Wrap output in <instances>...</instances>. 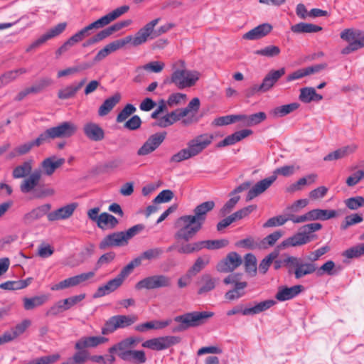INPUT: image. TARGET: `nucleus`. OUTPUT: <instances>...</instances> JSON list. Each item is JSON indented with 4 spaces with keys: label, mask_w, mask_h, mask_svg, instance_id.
<instances>
[{
    "label": "nucleus",
    "mask_w": 364,
    "mask_h": 364,
    "mask_svg": "<svg viewBox=\"0 0 364 364\" xmlns=\"http://www.w3.org/2000/svg\"><path fill=\"white\" fill-rule=\"evenodd\" d=\"M139 341V338L129 337L113 345L109 348L108 351L111 354L116 353L119 358L124 361L143 364L146 361L145 352L144 350H132Z\"/></svg>",
    "instance_id": "obj_1"
},
{
    "label": "nucleus",
    "mask_w": 364,
    "mask_h": 364,
    "mask_svg": "<svg viewBox=\"0 0 364 364\" xmlns=\"http://www.w3.org/2000/svg\"><path fill=\"white\" fill-rule=\"evenodd\" d=\"M213 139V135L208 133L195 136L187 143V148L180 150L171 157L170 162L178 163L198 155L211 144Z\"/></svg>",
    "instance_id": "obj_2"
},
{
    "label": "nucleus",
    "mask_w": 364,
    "mask_h": 364,
    "mask_svg": "<svg viewBox=\"0 0 364 364\" xmlns=\"http://www.w3.org/2000/svg\"><path fill=\"white\" fill-rule=\"evenodd\" d=\"M107 341L108 338L103 336L83 337L75 343L77 352L61 364H84L89 358V353L85 350V348H94Z\"/></svg>",
    "instance_id": "obj_3"
},
{
    "label": "nucleus",
    "mask_w": 364,
    "mask_h": 364,
    "mask_svg": "<svg viewBox=\"0 0 364 364\" xmlns=\"http://www.w3.org/2000/svg\"><path fill=\"white\" fill-rule=\"evenodd\" d=\"M42 176L40 170H35L29 176L23 180L20 185V190L23 193H32L35 198H42L51 196L55 191L46 185L39 183Z\"/></svg>",
    "instance_id": "obj_4"
},
{
    "label": "nucleus",
    "mask_w": 364,
    "mask_h": 364,
    "mask_svg": "<svg viewBox=\"0 0 364 364\" xmlns=\"http://www.w3.org/2000/svg\"><path fill=\"white\" fill-rule=\"evenodd\" d=\"M175 227L177 230L174 238L178 242L190 241L203 228L192 215H186L178 218L175 223Z\"/></svg>",
    "instance_id": "obj_5"
},
{
    "label": "nucleus",
    "mask_w": 364,
    "mask_h": 364,
    "mask_svg": "<svg viewBox=\"0 0 364 364\" xmlns=\"http://www.w3.org/2000/svg\"><path fill=\"white\" fill-rule=\"evenodd\" d=\"M160 21V18H155L150 22L147 23L141 28H140L133 36L134 46H140L146 43L148 38L154 39L159 36L168 32L173 28L175 25L172 23H166L159 28L157 30H154V27L158 24Z\"/></svg>",
    "instance_id": "obj_6"
},
{
    "label": "nucleus",
    "mask_w": 364,
    "mask_h": 364,
    "mask_svg": "<svg viewBox=\"0 0 364 364\" xmlns=\"http://www.w3.org/2000/svg\"><path fill=\"white\" fill-rule=\"evenodd\" d=\"M213 315V312L211 311H193L177 316L174 318V321L178 323L179 325L174 327L172 331L174 333L181 332L191 327L201 326L212 318Z\"/></svg>",
    "instance_id": "obj_7"
},
{
    "label": "nucleus",
    "mask_w": 364,
    "mask_h": 364,
    "mask_svg": "<svg viewBox=\"0 0 364 364\" xmlns=\"http://www.w3.org/2000/svg\"><path fill=\"white\" fill-rule=\"evenodd\" d=\"M295 172V168L293 165L284 166L276 168L273 175L258 181L247 194L246 200L250 201L267 190L272 184L276 181L277 176L281 175L285 177L293 175Z\"/></svg>",
    "instance_id": "obj_8"
},
{
    "label": "nucleus",
    "mask_w": 364,
    "mask_h": 364,
    "mask_svg": "<svg viewBox=\"0 0 364 364\" xmlns=\"http://www.w3.org/2000/svg\"><path fill=\"white\" fill-rule=\"evenodd\" d=\"M178 63L181 64V68L174 70L171 77L166 79L164 83H173L180 90L193 86L199 79V73L186 69L184 61L179 60Z\"/></svg>",
    "instance_id": "obj_9"
},
{
    "label": "nucleus",
    "mask_w": 364,
    "mask_h": 364,
    "mask_svg": "<svg viewBox=\"0 0 364 364\" xmlns=\"http://www.w3.org/2000/svg\"><path fill=\"white\" fill-rule=\"evenodd\" d=\"M321 228L322 225L318 223L305 225L300 228L298 232L284 240L278 247L285 249L289 247L305 245L313 240L314 235H311V233L318 231Z\"/></svg>",
    "instance_id": "obj_10"
},
{
    "label": "nucleus",
    "mask_w": 364,
    "mask_h": 364,
    "mask_svg": "<svg viewBox=\"0 0 364 364\" xmlns=\"http://www.w3.org/2000/svg\"><path fill=\"white\" fill-rule=\"evenodd\" d=\"M321 228L322 225L318 223L305 225L300 228L298 232L284 240L278 247L285 249L289 247L305 245L313 240L314 235H311V233L318 231Z\"/></svg>",
    "instance_id": "obj_11"
},
{
    "label": "nucleus",
    "mask_w": 364,
    "mask_h": 364,
    "mask_svg": "<svg viewBox=\"0 0 364 364\" xmlns=\"http://www.w3.org/2000/svg\"><path fill=\"white\" fill-rule=\"evenodd\" d=\"M77 125L70 121L63 122L55 127L47 129L41 133L44 143H48L55 139H67L75 134Z\"/></svg>",
    "instance_id": "obj_12"
},
{
    "label": "nucleus",
    "mask_w": 364,
    "mask_h": 364,
    "mask_svg": "<svg viewBox=\"0 0 364 364\" xmlns=\"http://www.w3.org/2000/svg\"><path fill=\"white\" fill-rule=\"evenodd\" d=\"M273 266L274 269H279L284 267L287 269L289 275H293L296 279L302 278L304 260L294 256H287L283 259H277L273 261Z\"/></svg>",
    "instance_id": "obj_13"
},
{
    "label": "nucleus",
    "mask_w": 364,
    "mask_h": 364,
    "mask_svg": "<svg viewBox=\"0 0 364 364\" xmlns=\"http://www.w3.org/2000/svg\"><path fill=\"white\" fill-rule=\"evenodd\" d=\"M172 285L171 278L166 274H154L146 277L135 284L136 290H151L156 289L169 288Z\"/></svg>",
    "instance_id": "obj_14"
},
{
    "label": "nucleus",
    "mask_w": 364,
    "mask_h": 364,
    "mask_svg": "<svg viewBox=\"0 0 364 364\" xmlns=\"http://www.w3.org/2000/svg\"><path fill=\"white\" fill-rule=\"evenodd\" d=\"M304 266L305 267H303V272H304V273L302 274V278L306 275L314 273H316L318 277H321L324 274L333 276L337 274L341 269L340 266H336L333 260H328L320 267H318L315 263L305 262H304Z\"/></svg>",
    "instance_id": "obj_15"
},
{
    "label": "nucleus",
    "mask_w": 364,
    "mask_h": 364,
    "mask_svg": "<svg viewBox=\"0 0 364 364\" xmlns=\"http://www.w3.org/2000/svg\"><path fill=\"white\" fill-rule=\"evenodd\" d=\"M180 342L181 338L178 336H166L147 340L141 346L154 350H162Z\"/></svg>",
    "instance_id": "obj_16"
},
{
    "label": "nucleus",
    "mask_w": 364,
    "mask_h": 364,
    "mask_svg": "<svg viewBox=\"0 0 364 364\" xmlns=\"http://www.w3.org/2000/svg\"><path fill=\"white\" fill-rule=\"evenodd\" d=\"M31 321L26 318L0 336V345L11 342L18 338L31 326Z\"/></svg>",
    "instance_id": "obj_17"
},
{
    "label": "nucleus",
    "mask_w": 364,
    "mask_h": 364,
    "mask_svg": "<svg viewBox=\"0 0 364 364\" xmlns=\"http://www.w3.org/2000/svg\"><path fill=\"white\" fill-rule=\"evenodd\" d=\"M95 276V272L82 273L69 278H67L50 287L52 291H59L80 285L82 282L92 279Z\"/></svg>",
    "instance_id": "obj_18"
},
{
    "label": "nucleus",
    "mask_w": 364,
    "mask_h": 364,
    "mask_svg": "<svg viewBox=\"0 0 364 364\" xmlns=\"http://www.w3.org/2000/svg\"><path fill=\"white\" fill-rule=\"evenodd\" d=\"M134 38L132 36H128L125 38L117 40L113 42L109 43L106 45L102 49L99 50V52L96 54L95 58H93L94 62L97 63L102 61L107 56H108L110 53L117 50L118 49L122 48L126 44L131 43L133 46Z\"/></svg>",
    "instance_id": "obj_19"
},
{
    "label": "nucleus",
    "mask_w": 364,
    "mask_h": 364,
    "mask_svg": "<svg viewBox=\"0 0 364 364\" xmlns=\"http://www.w3.org/2000/svg\"><path fill=\"white\" fill-rule=\"evenodd\" d=\"M166 132H157L151 135L138 149L139 156H146L154 151L164 141Z\"/></svg>",
    "instance_id": "obj_20"
},
{
    "label": "nucleus",
    "mask_w": 364,
    "mask_h": 364,
    "mask_svg": "<svg viewBox=\"0 0 364 364\" xmlns=\"http://www.w3.org/2000/svg\"><path fill=\"white\" fill-rule=\"evenodd\" d=\"M242 263L240 255L235 252H231L226 257L217 264V270L220 272H231Z\"/></svg>",
    "instance_id": "obj_21"
},
{
    "label": "nucleus",
    "mask_w": 364,
    "mask_h": 364,
    "mask_svg": "<svg viewBox=\"0 0 364 364\" xmlns=\"http://www.w3.org/2000/svg\"><path fill=\"white\" fill-rule=\"evenodd\" d=\"M66 23H60L53 28H50L49 31H48L45 34L41 36L39 38H38L36 41L33 42L27 48L26 52H30L31 50L35 49L42 44L45 43L49 39H51L55 36H58L60 33H62L65 28H66Z\"/></svg>",
    "instance_id": "obj_22"
},
{
    "label": "nucleus",
    "mask_w": 364,
    "mask_h": 364,
    "mask_svg": "<svg viewBox=\"0 0 364 364\" xmlns=\"http://www.w3.org/2000/svg\"><path fill=\"white\" fill-rule=\"evenodd\" d=\"M125 236L122 232H116L105 236L99 244L100 250H105L112 247H122L127 245Z\"/></svg>",
    "instance_id": "obj_23"
},
{
    "label": "nucleus",
    "mask_w": 364,
    "mask_h": 364,
    "mask_svg": "<svg viewBox=\"0 0 364 364\" xmlns=\"http://www.w3.org/2000/svg\"><path fill=\"white\" fill-rule=\"evenodd\" d=\"M77 207V204L76 203H72L60 207L54 211H49L48 220L50 222H53L68 219L73 215Z\"/></svg>",
    "instance_id": "obj_24"
},
{
    "label": "nucleus",
    "mask_w": 364,
    "mask_h": 364,
    "mask_svg": "<svg viewBox=\"0 0 364 364\" xmlns=\"http://www.w3.org/2000/svg\"><path fill=\"white\" fill-rule=\"evenodd\" d=\"M50 208L51 205L49 203L43 204L36 208H33L23 216L22 221L25 225H30L34 221L41 219L44 215L48 216Z\"/></svg>",
    "instance_id": "obj_25"
},
{
    "label": "nucleus",
    "mask_w": 364,
    "mask_h": 364,
    "mask_svg": "<svg viewBox=\"0 0 364 364\" xmlns=\"http://www.w3.org/2000/svg\"><path fill=\"white\" fill-rule=\"evenodd\" d=\"M304 290V286L301 284L295 285L291 287H279L275 295V298L279 301L290 300Z\"/></svg>",
    "instance_id": "obj_26"
},
{
    "label": "nucleus",
    "mask_w": 364,
    "mask_h": 364,
    "mask_svg": "<svg viewBox=\"0 0 364 364\" xmlns=\"http://www.w3.org/2000/svg\"><path fill=\"white\" fill-rule=\"evenodd\" d=\"M45 144L40 134L35 140L26 142L23 144H21L14 149H13L7 156L9 159H14L18 156H22L28 154L33 146H40L41 145Z\"/></svg>",
    "instance_id": "obj_27"
},
{
    "label": "nucleus",
    "mask_w": 364,
    "mask_h": 364,
    "mask_svg": "<svg viewBox=\"0 0 364 364\" xmlns=\"http://www.w3.org/2000/svg\"><path fill=\"white\" fill-rule=\"evenodd\" d=\"M83 133L91 141H100L105 139V131L97 124L87 122L83 126Z\"/></svg>",
    "instance_id": "obj_28"
},
{
    "label": "nucleus",
    "mask_w": 364,
    "mask_h": 364,
    "mask_svg": "<svg viewBox=\"0 0 364 364\" xmlns=\"http://www.w3.org/2000/svg\"><path fill=\"white\" fill-rule=\"evenodd\" d=\"M124 280L117 274L116 277L109 280L105 284L97 288L94 298H98L109 294L119 289L124 283Z\"/></svg>",
    "instance_id": "obj_29"
},
{
    "label": "nucleus",
    "mask_w": 364,
    "mask_h": 364,
    "mask_svg": "<svg viewBox=\"0 0 364 364\" xmlns=\"http://www.w3.org/2000/svg\"><path fill=\"white\" fill-rule=\"evenodd\" d=\"M215 203L213 200H208L198 205L193 210L194 215L192 216L198 221V223L203 227L207 214L213 210Z\"/></svg>",
    "instance_id": "obj_30"
},
{
    "label": "nucleus",
    "mask_w": 364,
    "mask_h": 364,
    "mask_svg": "<svg viewBox=\"0 0 364 364\" xmlns=\"http://www.w3.org/2000/svg\"><path fill=\"white\" fill-rule=\"evenodd\" d=\"M272 26L270 23H264L260 24L242 36L245 40H258L267 36L272 31Z\"/></svg>",
    "instance_id": "obj_31"
},
{
    "label": "nucleus",
    "mask_w": 364,
    "mask_h": 364,
    "mask_svg": "<svg viewBox=\"0 0 364 364\" xmlns=\"http://www.w3.org/2000/svg\"><path fill=\"white\" fill-rule=\"evenodd\" d=\"M285 73L286 70L284 68L279 70H271L263 79L262 84H260V88L263 89L264 92L269 90Z\"/></svg>",
    "instance_id": "obj_32"
},
{
    "label": "nucleus",
    "mask_w": 364,
    "mask_h": 364,
    "mask_svg": "<svg viewBox=\"0 0 364 364\" xmlns=\"http://www.w3.org/2000/svg\"><path fill=\"white\" fill-rule=\"evenodd\" d=\"M65 163V159L59 158L53 156L45 159L41 164V170H40L42 174L46 176H51L55 171L60 168Z\"/></svg>",
    "instance_id": "obj_33"
},
{
    "label": "nucleus",
    "mask_w": 364,
    "mask_h": 364,
    "mask_svg": "<svg viewBox=\"0 0 364 364\" xmlns=\"http://www.w3.org/2000/svg\"><path fill=\"white\" fill-rule=\"evenodd\" d=\"M217 282L218 279L213 277L210 274H202L198 282V294L201 295L212 291L216 287Z\"/></svg>",
    "instance_id": "obj_34"
},
{
    "label": "nucleus",
    "mask_w": 364,
    "mask_h": 364,
    "mask_svg": "<svg viewBox=\"0 0 364 364\" xmlns=\"http://www.w3.org/2000/svg\"><path fill=\"white\" fill-rule=\"evenodd\" d=\"M252 134L251 129H242L234 132L233 134L226 136L223 140L220 141L218 144L217 147L220 148L226 146L232 145L242 139L247 137Z\"/></svg>",
    "instance_id": "obj_35"
},
{
    "label": "nucleus",
    "mask_w": 364,
    "mask_h": 364,
    "mask_svg": "<svg viewBox=\"0 0 364 364\" xmlns=\"http://www.w3.org/2000/svg\"><path fill=\"white\" fill-rule=\"evenodd\" d=\"M358 149V146L355 144H351L338 149L337 150L332 151L327 154L324 158V161H333L343 159L349 154L354 153Z\"/></svg>",
    "instance_id": "obj_36"
},
{
    "label": "nucleus",
    "mask_w": 364,
    "mask_h": 364,
    "mask_svg": "<svg viewBox=\"0 0 364 364\" xmlns=\"http://www.w3.org/2000/svg\"><path fill=\"white\" fill-rule=\"evenodd\" d=\"M86 80L83 79L77 84L68 85L58 92V97L60 100H68L75 97L77 92L82 88Z\"/></svg>",
    "instance_id": "obj_37"
},
{
    "label": "nucleus",
    "mask_w": 364,
    "mask_h": 364,
    "mask_svg": "<svg viewBox=\"0 0 364 364\" xmlns=\"http://www.w3.org/2000/svg\"><path fill=\"white\" fill-rule=\"evenodd\" d=\"M299 99L304 103L311 102H319L323 99V96L316 93V90L311 87H303L300 90Z\"/></svg>",
    "instance_id": "obj_38"
},
{
    "label": "nucleus",
    "mask_w": 364,
    "mask_h": 364,
    "mask_svg": "<svg viewBox=\"0 0 364 364\" xmlns=\"http://www.w3.org/2000/svg\"><path fill=\"white\" fill-rule=\"evenodd\" d=\"M275 304L276 302L272 299L265 300L257 304L252 307L244 309L242 311V314L245 316L257 314L269 309Z\"/></svg>",
    "instance_id": "obj_39"
},
{
    "label": "nucleus",
    "mask_w": 364,
    "mask_h": 364,
    "mask_svg": "<svg viewBox=\"0 0 364 364\" xmlns=\"http://www.w3.org/2000/svg\"><path fill=\"white\" fill-rule=\"evenodd\" d=\"M119 223V220L112 215L107 213H102L100 215L97 227L102 230L113 229Z\"/></svg>",
    "instance_id": "obj_40"
},
{
    "label": "nucleus",
    "mask_w": 364,
    "mask_h": 364,
    "mask_svg": "<svg viewBox=\"0 0 364 364\" xmlns=\"http://www.w3.org/2000/svg\"><path fill=\"white\" fill-rule=\"evenodd\" d=\"M121 95L119 93H116L112 97L106 99L102 105L100 107L98 114L100 117L108 114L115 105L120 101Z\"/></svg>",
    "instance_id": "obj_41"
},
{
    "label": "nucleus",
    "mask_w": 364,
    "mask_h": 364,
    "mask_svg": "<svg viewBox=\"0 0 364 364\" xmlns=\"http://www.w3.org/2000/svg\"><path fill=\"white\" fill-rule=\"evenodd\" d=\"M322 27L318 25L309 23H299L291 26V31L294 33H311L322 31Z\"/></svg>",
    "instance_id": "obj_42"
},
{
    "label": "nucleus",
    "mask_w": 364,
    "mask_h": 364,
    "mask_svg": "<svg viewBox=\"0 0 364 364\" xmlns=\"http://www.w3.org/2000/svg\"><path fill=\"white\" fill-rule=\"evenodd\" d=\"M299 107V103L292 102L274 108L270 112V114H272L274 117H282L296 110Z\"/></svg>",
    "instance_id": "obj_43"
},
{
    "label": "nucleus",
    "mask_w": 364,
    "mask_h": 364,
    "mask_svg": "<svg viewBox=\"0 0 364 364\" xmlns=\"http://www.w3.org/2000/svg\"><path fill=\"white\" fill-rule=\"evenodd\" d=\"M26 72L27 70L23 68L5 72L0 76V87L14 81L19 75L24 74Z\"/></svg>",
    "instance_id": "obj_44"
},
{
    "label": "nucleus",
    "mask_w": 364,
    "mask_h": 364,
    "mask_svg": "<svg viewBox=\"0 0 364 364\" xmlns=\"http://www.w3.org/2000/svg\"><path fill=\"white\" fill-rule=\"evenodd\" d=\"M204 248H206L205 240L182 245L178 248V252L180 254L188 255L199 252Z\"/></svg>",
    "instance_id": "obj_45"
},
{
    "label": "nucleus",
    "mask_w": 364,
    "mask_h": 364,
    "mask_svg": "<svg viewBox=\"0 0 364 364\" xmlns=\"http://www.w3.org/2000/svg\"><path fill=\"white\" fill-rule=\"evenodd\" d=\"M210 262V256L203 255L196 258L194 264L188 270L193 277L202 271Z\"/></svg>",
    "instance_id": "obj_46"
},
{
    "label": "nucleus",
    "mask_w": 364,
    "mask_h": 364,
    "mask_svg": "<svg viewBox=\"0 0 364 364\" xmlns=\"http://www.w3.org/2000/svg\"><path fill=\"white\" fill-rule=\"evenodd\" d=\"M48 300L46 295L36 296L31 298L25 297L23 299V308L27 310H32L38 306H42Z\"/></svg>",
    "instance_id": "obj_47"
},
{
    "label": "nucleus",
    "mask_w": 364,
    "mask_h": 364,
    "mask_svg": "<svg viewBox=\"0 0 364 364\" xmlns=\"http://www.w3.org/2000/svg\"><path fill=\"white\" fill-rule=\"evenodd\" d=\"M32 161H27L15 167L12 172L14 178H21L31 174Z\"/></svg>",
    "instance_id": "obj_48"
},
{
    "label": "nucleus",
    "mask_w": 364,
    "mask_h": 364,
    "mask_svg": "<svg viewBox=\"0 0 364 364\" xmlns=\"http://www.w3.org/2000/svg\"><path fill=\"white\" fill-rule=\"evenodd\" d=\"M312 220H326L336 216V211L334 210L314 209L310 210Z\"/></svg>",
    "instance_id": "obj_49"
},
{
    "label": "nucleus",
    "mask_w": 364,
    "mask_h": 364,
    "mask_svg": "<svg viewBox=\"0 0 364 364\" xmlns=\"http://www.w3.org/2000/svg\"><path fill=\"white\" fill-rule=\"evenodd\" d=\"M361 48H364V32L359 30L357 41L349 43L342 50L341 53L342 54L347 55Z\"/></svg>",
    "instance_id": "obj_50"
},
{
    "label": "nucleus",
    "mask_w": 364,
    "mask_h": 364,
    "mask_svg": "<svg viewBox=\"0 0 364 364\" xmlns=\"http://www.w3.org/2000/svg\"><path fill=\"white\" fill-rule=\"evenodd\" d=\"M247 286V283L246 282L236 284V287H235L233 289L230 290L225 293V299L229 301H232L242 297L245 294L243 290Z\"/></svg>",
    "instance_id": "obj_51"
},
{
    "label": "nucleus",
    "mask_w": 364,
    "mask_h": 364,
    "mask_svg": "<svg viewBox=\"0 0 364 364\" xmlns=\"http://www.w3.org/2000/svg\"><path fill=\"white\" fill-rule=\"evenodd\" d=\"M163 253L164 250L161 247H154L146 250L137 257L140 259V262L141 263L142 260L144 259L150 261L153 259H159L163 255Z\"/></svg>",
    "instance_id": "obj_52"
},
{
    "label": "nucleus",
    "mask_w": 364,
    "mask_h": 364,
    "mask_svg": "<svg viewBox=\"0 0 364 364\" xmlns=\"http://www.w3.org/2000/svg\"><path fill=\"white\" fill-rule=\"evenodd\" d=\"M240 115L244 117L242 119V120L245 121L247 126L257 125L261 123L262 122L264 121L267 118V115L264 112H259L249 116L244 114Z\"/></svg>",
    "instance_id": "obj_53"
},
{
    "label": "nucleus",
    "mask_w": 364,
    "mask_h": 364,
    "mask_svg": "<svg viewBox=\"0 0 364 364\" xmlns=\"http://www.w3.org/2000/svg\"><path fill=\"white\" fill-rule=\"evenodd\" d=\"M244 118L240 114L237 115H226L215 118L213 122V125L217 127H221L233 124L237 121H241Z\"/></svg>",
    "instance_id": "obj_54"
},
{
    "label": "nucleus",
    "mask_w": 364,
    "mask_h": 364,
    "mask_svg": "<svg viewBox=\"0 0 364 364\" xmlns=\"http://www.w3.org/2000/svg\"><path fill=\"white\" fill-rule=\"evenodd\" d=\"M119 328H122L119 321H118L116 316H113L106 321L104 326L102 328V333L103 335H108Z\"/></svg>",
    "instance_id": "obj_55"
},
{
    "label": "nucleus",
    "mask_w": 364,
    "mask_h": 364,
    "mask_svg": "<svg viewBox=\"0 0 364 364\" xmlns=\"http://www.w3.org/2000/svg\"><path fill=\"white\" fill-rule=\"evenodd\" d=\"M245 268L247 273L255 276L257 272V259L254 255L248 253L245 256Z\"/></svg>",
    "instance_id": "obj_56"
},
{
    "label": "nucleus",
    "mask_w": 364,
    "mask_h": 364,
    "mask_svg": "<svg viewBox=\"0 0 364 364\" xmlns=\"http://www.w3.org/2000/svg\"><path fill=\"white\" fill-rule=\"evenodd\" d=\"M141 264L140 259L136 257L124 266L121 269L118 275L124 281L126 278L134 271V268L140 266Z\"/></svg>",
    "instance_id": "obj_57"
},
{
    "label": "nucleus",
    "mask_w": 364,
    "mask_h": 364,
    "mask_svg": "<svg viewBox=\"0 0 364 364\" xmlns=\"http://www.w3.org/2000/svg\"><path fill=\"white\" fill-rule=\"evenodd\" d=\"M281 50L277 46H268L262 49L257 50L255 53L267 58H273L280 54Z\"/></svg>",
    "instance_id": "obj_58"
},
{
    "label": "nucleus",
    "mask_w": 364,
    "mask_h": 364,
    "mask_svg": "<svg viewBox=\"0 0 364 364\" xmlns=\"http://www.w3.org/2000/svg\"><path fill=\"white\" fill-rule=\"evenodd\" d=\"M364 255V243L353 246L343 252V256L348 258H357Z\"/></svg>",
    "instance_id": "obj_59"
},
{
    "label": "nucleus",
    "mask_w": 364,
    "mask_h": 364,
    "mask_svg": "<svg viewBox=\"0 0 364 364\" xmlns=\"http://www.w3.org/2000/svg\"><path fill=\"white\" fill-rule=\"evenodd\" d=\"M278 255L279 253L277 251H274L269 254L265 258H264L259 265V272H261L262 274H265L271 264L278 257Z\"/></svg>",
    "instance_id": "obj_60"
},
{
    "label": "nucleus",
    "mask_w": 364,
    "mask_h": 364,
    "mask_svg": "<svg viewBox=\"0 0 364 364\" xmlns=\"http://www.w3.org/2000/svg\"><path fill=\"white\" fill-rule=\"evenodd\" d=\"M129 10V6L124 5L113 10L112 12L104 16L107 23L109 24L112 21L122 16Z\"/></svg>",
    "instance_id": "obj_61"
},
{
    "label": "nucleus",
    "mask_w": 364,
    "mask_h": 364,
    "mask_svg": "<svg viewBox=\"0 0 364 364\" xmlns=\"http://www.w3.org/2000/svg\"><path fill=\"white\" fill-rule=\"evenodd\" d=\"M363 220V218L361 215L358 213L351 214L350 215H347L344 220L342 222L341 225V228L342 230H346L348 227L353 225L355 224L361 223Z\"/></svg>",
    "instance_id": "obj_62"
},
{
    "label": "nucleus",
    "mask_w": 364,
    "mask_h": 364,
    "mask_svg": "<svg viewBox=\"0 0 364 364\" xmlns=\"http://www.w3.org/2000/svg\"><path fill=\"white\" fill-rule=\"evenodd\" d=\"M344 203L348 208L355 210L364 206V198L363 196L351 197L346 199Z\"/></svg>",
    "instance_id": "obj_63"
},
{
    "label": "nucleus",
    "mask_w": 364,
    "mask_h": 364,
    "mask_svg": "<svg viewBox=\"0 0 364 364\" xmlns=\"http://www.w3.org/2000/svg\"><path fill=\"white\" fill-rule=\"evenodd\" d=\"M115 257L116 254L114 252H109L103 254L97 261L93 272H95L103 265L111 263L114 259Z\"/></svg>",
    "instance_id": "obj_64"
}]
</instances>
